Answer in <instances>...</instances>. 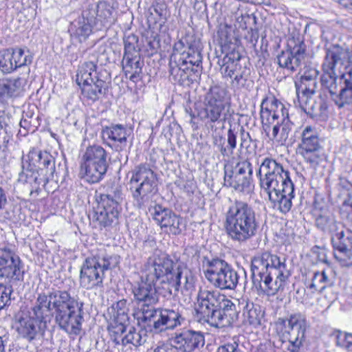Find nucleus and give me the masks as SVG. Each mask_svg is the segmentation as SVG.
<instances>
[{"label":"nucleus","mask_w":352,"mask_h":352,"mask_svg":"<svg viewBox=\"0 0 352 352\" xmlns=\"http://www.w3.org/2000/svg\"><path fill=\"white\" fill-rule=\"evenodd\" d=\"M223 294L212 289H200L197 296L195 317L201 324L208 323L210 326L213 321L217 307Z\"/></svg>","instance_id":"21"},{"label":"nucleus","mask_w":352,"mask_h":352,"mask_svg":"<svg viewBox=\"0 0 352 352\" xmlns=\"http://www.w3.org/2000/svg\"><path fill=\"white\" fill-rule=\"evenodd\" d=\"M26 82V79L21 77L3 80L0 82V100L19 96L24 91Z\"/></svg>","instance_id":"33"},{"label":"nucleus","mask_w":352,"mask_h":352,"mask_svg":"<svg viewBox=\"0 0 352 352\" xmlns=\"http://www.w3.org/2000/svg\"><path fill=\"white\" fill-rule=\"evenodd\" d=\"M223 298L217 307L211 327L216 328L228 327L238 319L236 305L223 294Z\"/></svg>","instance_id":"27"},{"label":"nucleus","mask_w":352,"mask_h":352,"mask_svg":"<svg viewBox=\"0 0 352 352\" xmlns=\"http://www.w3.org/2000/svg\"><path fill=\"white\" fill-rule=\"evenodd\" d=\"M315 223L318 229L331 234V238L344 228L341 222L336 221L333 216L324 213L316 217Z\"/></svg>","instance_id":"37"},{"label":"nucleus","mask_w":352,"mask_h":352,"mask_svg":"<svg viewBox=\"0 0 352 352\" xmlns=\"http://www.w3.org/2000/svg\"><path fill=\"white\" fill-rule=\"evenodd\" d=\"M122 65L126 78L130 80L137 82L142 79L144 62L141 60L140 54L124 56Z\"/></svg>","instance_id":"32"},{"label":"nucleus","mask_w":352,"mask_h":352,"mask_svg":"<svg viewBox=\"0 0 352 352\" xmlns=\"http://www.w3.org/2000/svg\"><path fill=\"white\" fill-rule=\"evenodd\" d=\"M300 142L298 146V153L305 162L316 168L322 160V146L316 129L307 126L301 133Z\"/></svg>","instance_id":"20"},{"label":"nucleus","mask_w":352,"mask_h":352,"mask_svg":"<svg viewBox=\"0 0 352 352\" xmlns=\"http://www.w3.org/2000/svg\"><path fill=\"white\" fill-rule=\"evenodd\" d=\"M217 147L219 148V151L221 155L223 157H230L234 153V150L230 148L228 145L226 146H225L224 143L219 144V146Z\"/></svg>","instance_id":"60"},{"label":"nucleus","mask_w":352,"mask_h":352,"mask_svg":"<svg viewBox=\"0 0 352 352\" xmlns=\"http://www.w3.org/2000/svg\"><path fill=\"white\" fill-rule=\"evenodd\" d=\"M128 321H119L118 320L111 319L108 326V330L111 340L116 344H120V338L122 334L126 331V325Z\"/></svg>","instance_id":"42"},{"label":"nucleus","mask_w":352,"mask_h":352,"mask_svg":"<svg viewBox=\"0 0 352 352\" xmlns=\"http://www.w3.org/2000/svg\"><path fill=\"white\" fill-rule=\"evenodd\" d=\"M252 166L250 162L247 160H244L237 163L235 166L234 170H233L234 175H240L242 176H252Z\"/></svg>","instance_id":"50"},{"label":"nucleus","mask_w":352,"mask_h":352,"mask_svg":"<svg viewBox=\"0 0 352 352\" xmlns=\"http://www.w3.org/2000/svg\"><path fill=\"white\" fill-rule=\"evenodd\" d=\"M318 74V72L316 69H306L301 76L300 84H296V87L305 86L307 88L316 89L317 82L316 79Z\"/></svg>","instance_id":"44"},{"label":"nucleus","mask_w":352,"mask_h":352,"mask_svg":"<svg viewBox=\"0 0 352 352\" xmlns=\"http://www.w3.org/2000/svg\"><path fill=\"white\" fill-rule=\"evenodd\" d=\"M10 54L12 55V61L15 69L18 67L31 63L32 56L25 54L23 49L20 47L9 48Z\"/></svg>","instance_id":"43"},{"label":"nucleus","mask_w":352,"mask_h":352,"mask_svg":"<svg viewBox=\"0 0 352 352\" xmlns=\"http://www.w3.org/2000/svg\"><path fill=\"white\" fill-rule=\"evenodd\" d=\"M322 82V87L328 90L331 100L339 108H343L346 105L352 104V87H344L339 85L338 78L327 77Z\"/></svg>","instance_id":"28"},{"label":"nucleus","mask_w":352,"mask_h":352,"mask_svg":"<svg viewBox=\"0 0 352 352\" xmlns=\"http://www.w3.org/2000/svg\"><path fill=\"white\" fill-rule=\"evenodd\" d=\"M219 43L222 47V51L226 54L230 52L236 51V40L232 35L230 27L226 26L221 28L218 32Z\"/></svg>","instance_id":"39"},{"label":"nucleus","mask_w":352,"mask_h":352,"mask_svg":"<svg viewBox=\"0 0 352 352\" xmlns=\"http://www.w3.org/2000/svg\"><path fill=\"white\" fill-rule=\"evenodd\" d=\"M346 71L343 72H342L340 78H338V82L339 85H341L342 80L344 82V87H352V66L349 65L348 68H344Z\"/></svg>","instance_id":"54"},{"label":"nucleus","mask_w":352,"mask_h":352,"mask_svg":"<svg viewBox=\"0 0 352 352\" xmlns=\"http://www.w3.org/2000/svg\"><path fill=\"white\" fill-rule=\"evenodd\" d=\"M306 55V45L299 38L288 40L287 50L282 51L277 56L278 64L290 73L297 71Z\"/></svg>","instance_id":"22"},{"label":"nucleus","mask_w":352,"mask_h":352,"mask_svg":"<svg viewBox=\"0 0 352 352\" xmlns=\"http://www.w3.org/2000/svg\"><path fill=\"white\" fill-rule=\"evenodd\" d=\"M24 265L11 244L0 245V278L17 284L23 281Z\"/></svg>","instance_id":"19"},{"label":"nucleus","mask_w":352,"mask_h":352,"mask_svg":"<svg viewBox=\"0 0 352 352\" xmlns=\"http://www.w3.org/2000/svg\"><path fill=\"white\" fill-rule=\"evenodd\" d=\"M107 152L102 146L94 144L87 146L80 162L81 178L90 184L99 182L107 171Z\"/></svg>","instance_id":"13"},{"label":"nucleus","mask_w":352,"mask_h":352,"mask_svg":"<svg viewBox=\"0 0 352 352\" xmlns=\"http://www.w3.org/2000/svg\"><path fill=\"white\" fill-rule=\"evenodd\" d=\"M126 127L122 124H111L102 129L101 134L104 141L109 140L118 144L116 150L120 151L126 145V140L129 135Z\"/></svg>","instance_id":"31"},{"label":"nucleus","mask_w":352,"mask_h":352,"mask_svg":"<svg viewBox=\"0 0 352 352\" xmlns=\"http://www.w3.org/2000/svg\"><path fill=\"white\" fill-rule=\"evenodd\" d=\"M69 30L71 35L78 38L80 42L85 41L92 31L91 25L85 19L74 21Z\"/></svg>","instance_id":"40"},{"label":"nucleus","mask_w":352,"mask_h":352,"mask_svg":"<svg viewBox=\"0 0 352 352\" xmlns=\"http://www.w3.org/2000/svg\"><path fill=\"white\" fill-rule=\"evenodd\" d=\"M276 327L282 341V350L284 352H298L307 328L305 315L297 312L292 314L287 319L278 318Z\"/></svg>","instance_id":"11"},{"label":"nucleus","mask_w":352,"mask_h":352,"mask_svg":"<svg viewBox=\"0 0 352 352\" xmlns=\"http://www.w3.org/2000/svg\"><path fill=\"white\" fill-rule=\"evenodd\" d=\"M82 302H78L66 290L52 289L37 295L28 312L40 325L46 326L54 314L56 323L69 334L78 335L81 330Z\"/></svg>","instance_id":"1"},{"label":"nucleus","mask_w":352,"mask_h":352,"mask_svg":"<svg viewBox=\"0 0 352 352\" xmlns=\"http://www.w3.org/2000/svg\"><path fill=\"white\" fill-rule=\"evenodd\" d=\"M138 38L136 36L131 34L129 35L124 40V56H129V54H140V48L138 45Z\"/></svg>","instance_id":"48"},{"label":"nucleus","mask_w":352,"mask_h":352,"mask_svg":"<svg viewBox=\"0 0 352 352\" xmlns=\"http://www.w3.org/2000/svg\"><path fill=\"white\" fill-rule=\"evenodd\" d=\"M257 175L260 178L261 193L277 190L278 188L293 183L288 168L276 160L266 157L260 164Z\"/></svg>","instance_id":"15"},{"label":"nucleus","mask_w":352,"mask_h":352,"mask_svg":"<svg viewBox=\"0 0 352 352\" xmlns=\"http://www.w3.org/2000/svg\"><path fill=\"white\" fill-rule=\"evenodd\" d=\"M226 91L219 86L212 87L206 94L203 107L197 109V118L211 129L213 124L224 115L226 107Z\"/></svg>","instance_id":"16"},{"label":"nucleus","mask_w":352,"mask_h":352,"mask_svg":"<svg viewBox=\"0 0 352 352\" xmlns=\"http://www.w3.org/2000/svg\"><path fill=\"white\" fill-rule=\"evenodd\" d=\"M172 341L175 346L184 352H192L202 348L205 344V337L201 331L191 329L175 333Z\"/></svg>","instance_id":"26"},{"label":"nucleus","mask_w":352,"mask_h":352,"mask_svg":"<svg viewBox=\"0 0 352 352\" xmlns=\"http://www.w3.org/2000/svg\"><path fill=\"white\" fill-rule=\"evenodd\" d=\"M38 323L30 314L22 312L16 316L13 329L19 336L31 342L40 332L41 326Z\"/></svg>","instance_id":"30"},{"label":"nucleus","mask_w":352,"mask_h":352,"mask_svg":"<svg viewBox=\"0 0 352 352\" xmlns=\"http://www.w3.org/2000/svg\"><path fill=\"white\" fill-rule=\"evenodd\" d=\"M183 50L181 54H173L169 60L170 80L180 85L188 86L200 75L197 67L202 63L201 43L195 34H186L174 47Z\"/></svg>","instance_id":"5"},{"label":"nucleus","mask_w":352,"mask_h":352,"mask_svg":"<svg viewBox=\"0 0 352 352\" xmlns=\"http://www.w3.org/2000/svg\"><path fill=\"white\" fill-rule=\"evenodd\" d=\"M122 199V190L118 186H110L96 192L98 204L93 215V221L100 227H109L115 223L119 215V202Z\"/></svg>","instance_id":"12"},{"label":"nucleus","mask_w":352,"mask_h":352,"mask_svg":"<svg viewBox=\"0 0 352 352\" xmlns=\"http://www.w3.org/2000/svg\"><path fill=\"white\" fill-rule=\"evenodd\" d=\"M114 11V3L112 0L100 1L96 7L97 19L104 25L111 23L115 19Z\"/></svg>","instance_id":"38"},{"label":"nucleus","mask_w":352,"mask_h":352,"mask_svg":"<svg viewBox=\"0 0 352 352\" xmlns=\"http://www.w3.org/2000/svg\"><path fill=\"white\" fill-rule=\"evenodd\" d=\"M218 64L221 66L220 72L223 78L231 79L232 85L238 89L245 87L251 70L238 51L228 53L218 61Z\"/></svg>","instance_id":"17"},{"label":"nucleus","mask_w":352,"mask_h":352,"mask_svg":"<svg viewBox=\"0 0 352 352\" xmlns=\"http://www.w3.org/2000/svg\"><path fill=\"white\" fill-rule=\"evenodd\" d=\"M315 107L316 109L313 111V113L310 115L312 116H324L327 112L328 104L323 98H320Z\"/></svg>","instance_id":"55"},{"label":"nucleus","mask_w":352,"mask_h":352,"mask_svg":"<svg viewBox=\"0 0 352 352\" xmlns=\"http://www.w3.org/2000/svg\"><path fill=\"white\" fill-rule=\"evenodd\" d=\"M342 213H346V218L352 223V198L345 200L341 208Z\"/></svg>","instance_id":"59"},{"label":"nucleus","mask_w":352,"mask_h":352,"mask_svg":"<svg viewBox=\"0 0 352 352\" xmlns=\"http://www.w3.org/2000/svg\"><path fill=\"white\" fill-rule=\"evenodd\" d=\"M261 118L264 131L271 140L280 144L286 142L292 123L282 102L274 96L264 98L261 104Z\"/></svg>","instance_id":"7"},{"label":"nucleus","mask_w":352,"mask_h":352,"mask_svg":"<svg viewBox=\"0 0 352 352\" xmlns=\"http://www.w3.org/2000/svg\"><path fill=\"white\" fill-rule=\"evenodd\" d=\"M28 159L30 165L37 167V170L41 173L53 179L56 169L55 160L50 153L32 148L29 151Z\"/></svg>","instance_id":"29"},{"label":"nucleus","mask_w":352,"mask_h":352,"mask_svg":"<svg viewBox=\"0 0 352 352\" xmlns=\"http://www.w3.org/2000/svg\"><path fill=\"white\" fill-rule=\"evenodd\" d=\"M252 176L234 175L232 170L225 169L224 184L235 190L249 193L252 188Z\"/></svg>","instance_id":"35"},{"label":"nucleus","mask_w":352,"mask_h":352,"mask_svg":"<svg viewBox=\"0 0 352 352\" xmlns=\"http://www.w3.org/2000/svg\"><path fill=\"white\" fill-rule=\"evenodd\" d=\"M50 179V178L47 177L38 170H31L28 184L31 185L32 189H35L36 191H38L40 186H45Z\"/></svg>","instance_id":"46"},{"label":"nucleus","mask_w":352,"mask_h":352,"mask_svg":"<svg viewBox=\"0 0 352 352\" xmlns=\"http://www.w3.org/2000/svg\"><path fill=\"white\" fill-rule=\"evenodd\" d=\"M224 228L233 241L243 243L250 240L259 228L254 209L245 201H234L225 214Z\"/></svg>","instance_id":"6"},{"label":"nucleus","mask_w":352,"mask_h":352,"mask_svg":"<svg viewBox=\"0 0 352 352\" xmlns=\"http://www.w3.org/2000/svg\"><path fill=\"white\" fill-rule=\"evenodd\" d=\"M96 69L94 62H85L78 67L76 78L82 96L94 102L106 94L111 83L107 72Z\"/></svg>","instance_id":"9"},{"label":"nucleus","mask_w":352,"mask_h":352,"mask_svg":"<svg viewBox=\"0 0 352 352\" xmlns=\"http://www.w3.org/2000/svg\"><path fill=\"white\" fill-rule=\"evenodd\" d=\"M320 274L322 276L326 287H332L335 284L336 280V273L332 267H327L320 272Z\"/></svg>","instance_id":"51"},{"label":"nucleus","mask_w":352,"mask_h":352,"mask_svg":"<svg viewBox=\"0 0 352 352\" xmlns=\"http://www.w3.org/2000/svg\"><path fill=\"white\" fill-rule=\"evenodd\" d=\"M155 12L162 19H166V6L157 3L154 6Z\"/></svg>","instance_id":"61"},{"label":"nucleus","mask_w":352,"mask_h":352,"mask_svg":"<svg viewBox=\"0 0 352 352\" xmlns=\"http://www.w3.org/2000/svg\"><path fill=\"white\" fill-rule=\"evenodd\" d=\"M239 305H244L243 315L246 323L254 327L261 324L264 318V311L259 305L248 302L244 298L239 301Z\"/></svg>","instance_id":"36"},{"label":"nucleus","mask_w":352,"mask_h":352,"mask_svg":"<svg viewBox=\"0 0 352 352\" xmlns=\"http://www.w3.org/2000/svg\"><path fill=\"white\" fill-rule=\"evenodd\" d=\"M316 89L307 88L305 86L296 87L297 101H294L307 114L313 113L317 103Z\"/></svg>","instance_id":"34"},{"label":"nucleus","mask_w":352,"mask_h":352,"mask_svg":"<svg viewBox=\"0 0 352 352\" xmlns=\"http://www.w3.org/2000/svg\"><path fill=\"white\" fill-rule=\"evenodd\" d=\"M309 288L313 289V292H322L326 288L320 272L314 273Z\"/></svg>","instance_id":"52"},{"label":"nucleus","mask_w":352,"mask_h":352,"mask_svg":"<svg viewBox=\"0 0 352 352\" xmlns=\"http://www.w3.org/2000/svg\"><path fill=\"white\" fill-rule=\"evenodd\" d=\"M121 341L123 345L131 344L135 346H140L144 342L140 332L137 331L136 329L133 327H129L128 333L125 335L124 337L121 338Z\"/></svg>","instance_id":"47"},{"label":"nucleus","mask_w":352,"mask_h":352,"mask_svg":"<svg viewBox=\"0 0 352 352\" xmlns=\"http://www.w3.org/2000/svg\"><path fill=\"white\" fill-rule=\"evenodd\" d=\"M205 278L216 288L234 290L239 279L238 272L227 262L219 258H205L203 264Z\"/></svg>","instance_id":"14"},{"label":"nucleus","mask_w":352,"mask_h":352,"mask_svg":"<svg viewBox=\"0 0 352 352\" xmlns=\"http://www.w3.org/2000/svg\"><path fill=\"white\" fill-rule=\"evenodd\" d=\"M12 293L11 286H6L0 283V304L5 307L10 302V296Z\"/></svg>","instance_id":"53"},{"label":"nucleus","mask_w":352,"mask_h":352,"mask_svg":"<svg viewBox=\"0 0 352 352\" xmlns=\"http://www.w3.org/2000/svg\"><path fill=\"white\" fill-rule=\"evenodd\" d=\"M125 299L118 300L113 304L111 307L112 316L111 319L118 320L119 321H129V306Z\"/></svg>","instance_id":"41"},{"label":"nucleus","mask_w":352,"mask_h":352,"mask_svg":"<svg viewBox=\"0 0 352 352\" xmlns=\"http://www.w3.org/2000/svg\"><path fill=\"white\" fill-rule=\"evenodd\" d=\"M349 334L348 333L338 331L336 335V345L346 349Z\"/></svg>","instance_id":"58"},{"label":"nucleus","mask_w":352,"mask_h":352,"mask_svg":"<svg viewBox=\"0 0 352 352\" xmlns=\"http://www.w3.org/2000/svg\"><path fill=\"white\" fill-rule=\"evenodd\" d=\"M265 199H268L273 204L274 208H277L282 213L288 212L292 206V199L294 197V185L293 183L278 188L277 190H270L261 193Z\"/></svg>","instance_id":"25"},{"label":"nucleus","mask_w":352,"mask_h":352,"mask_svg":"<svg viewBox=\"0 0 352 352\" xmlns=\"http://www.w3.org/2000/svg\"><path fill=\"white\" fill-rule=\"evenodd\" d=\"M212 142H213V144L216 146H219V144L221 143H224V140H223V136L221 135H219V136H217V135H215V136H213L212 138Z\"/></svg>","instance_id":"64"},{"label":"nucleus","mask_w":352,"mask_h":352,"mask_svg":"<svg viewBox=\"0 0 352 352\" xmlns=\"http://www.w3.org/2000/svg\"><path fill=\"white\" fill-rule=\"evenodd\" d=\"M7 203V199L6 194L3 192V190L0 186V209H2L5 207Z\"/></svg>","instance_id":"63"},{"label":"nucleus","mask_w":352,"mask_h":352,"mask_svg":"<svg viewBox=\"0 0 352 352\" xmlns=\"http://www.w3.org/2000/svg\"><path fill=\"white\" fill-rule=\"evenodd\" d=\"M237 131L235 128L230 126L227 132V143L230 148L234 151L236 148Z\"/></svg>","instance_id":"57"},{"label":"nucleus","mask_w":352,"mask_h":352,"mask_svg":"<svg viewBox=\"0 0 352 352\" xmlns=\"http://www.w3.org/2000/svg\"><path fill=\"white\" fill-rule=\"evenodd\" d=\"M12 58L9 48L0 51V70L2 72L8 74L15 69Z\"/></svg>","instance_id":"45"},{"label":"nucleus","mask_w":352,"mask_h":352,"mask_svg":"<svg viewBox=\"0 0 352 352\" xmlns=\"http://www.w3.org/2000/svg\"><path fill=\"white\" fill-rule=\"evenodd\" d=\"M31 169H27L25 170H22L19 175L18 181L23 184H28V182H29V176L31 173Z\"/></svg>","instance_id":"62"},{"label":"nucleus","mask_w":352,"mask_h":352,"mask_svg":"<svg viewBox=\"0 0 352 352\" xmlns=\"http://www.w3.org/2000/svg\"><path fill=\"white\" fill-rule=\"evenodd\" d=\"M252 142L253 140L249 132H246L243 127H241L240 131V148L245 149L248 153H254L256 146L254 145L252 146Z\"/></svg>","instance_id":"49"},{"label":"nucleus","mask_w":352,"mask_h":352,"mask_svg":"<svg viewBox=\"0 0 352 352\" xmlns=\"http://www.w3.org/2000/svg\"><path fill=\"white\" fill-rule=\"evenodd\" d=\"M251 272L253 285L267 296L283 290L292 275L286 258L267 251L252 258Z\"/></svg>","instance_id":"4"},{"label":"nucleus","mask_w":352,"mask_h":352,"mask_svg":"<svg viewBox=\"0 0 352 352\" xmlns=\"http://www.w3.org/2000/svg\"><path fill=\"white\" fill-rule=\"evenodd\" d=\"M120 263V256L109 254L104 250H99L88 256L81 266L80 286L87 289L102 287L105 272L116 267Z\"/></svg>","instance_id":"8"},{"label":"nucleus","mask_w":352,"mask_h":352,"mask_svg":"<svg viewBox=\"0 0 352 352\" xmlns=\"http://www.w3.org/2000/svg\"><path fill=\"white\" fill-rule=\"evenodd\" d=\"M175 184L178 188H179L181 190H183L188 194L193 192L195 186L192 181L179 179L176 180Z\"/></svg>","instance_id":"56"},{"label":"nucleus","mask_w":352,"mask_h":352,"mask_svg":"<svg viewBox=\"0 0 352 352\" xmlns=\"http://www.w3.org/2000/svg\"><path fill=\"white\" fill-rule=\"evenodd\" d=\"M131 289L139 309L133 315L139 323H147L155 332H162L174 329L184 322V318L177 311L154 307L159 301V294L153 285L135 283Z\"/></svg>","instance_id":"3"},{"label":"nucleus","mask_w":352,"mask_h":352,"mask_svg":"<svg viewBox=\"0 0 352 352\" xmlns=\"http://www.w3.org/2000/svg\"><path fill=\"white\" fill-rule=\"evenodd\" d=\"M352 63V52L347 47L338 44L331 45L325 49V56L322 65L323 74L321 83L327 77L338 78V73H342L344 68Z\"/></svg>","instance_id":"18"},{"label":"nucleus","mask_w":352,"mask_h":352,"mask_svg":"<svg viewBox=\"0 0 352 352\" xmlns=\"http://www.w3.org/2000/svg\"><path fill=\"white\" fill-rule=\"evenodd\" d=\"M334 256L343 266L352 265V232L345 228L331 237Z\"/></svg>","instance_id":"24"},{"label":"nucleus","mask_w":352,"mask_h":352,"mask_svg":"<svg viewBox=\"0 0 352 352\" xmlns=\"http://www.w3.org/2000/svg\"><path fill=\"white\" fill-rule=\"evenodd\" d=\"M152 219L161 228L177 235L182 232V218L173 212L170 209L155 204L148 209Z\"/></svg>","instance_id":"23"},{"label":"nucleus","mask_w":352,"mask_h":352,"mask_svg":"<svg viewBox=\"0 0 352 352\" xmlns=\"http://www.w3.org/2000/svg\"><path fill=\"white\" fill-rule=\"evenodd\" d=\"M131 173L129 190L137 206L142 208L149 204L157 191L156 175L146 164L136 166Z\"/></svg>","instance_id":"10"},{"label":"nucleus","mask_w":352,"mask_h":352,"mask_svg":"<svg viewBox=\"0 0 352 352\" xmlns=\"http://www.w3.org/2000/svg\"><path fill=\"white\" fill-rule=\"evenodd\" d=\"M162 278L167 283L170 294L177 296L183 289L194 288L195 278L192 272L180 260L166 253L155 252L149 256L141 269L140 280L135 283L153 285Z\"/></svg>","instance_id":"2"}]
</instances>
